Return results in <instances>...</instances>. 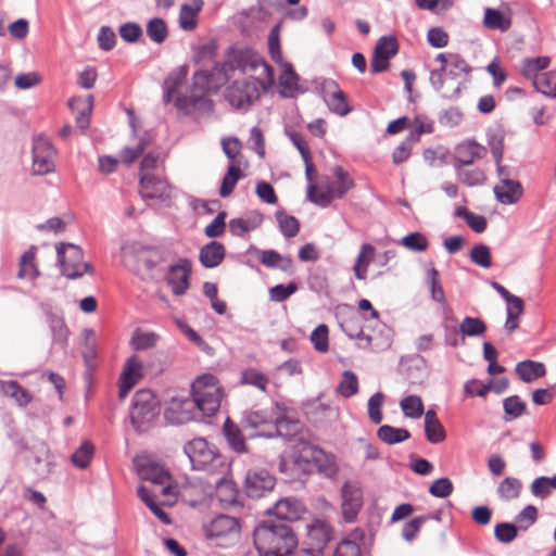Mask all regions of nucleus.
Here are the masks:
<instances>
[{
	"label": "nucleus",
	"instance_id": "57",
	"mask_svg": "<svg viewBox=\"0 0 556 556\" xmlns=\"http://www.w3.org/2000/svg\"><path fill=\"white\" fill-rule=\"evenodd\" d=\"M156 173H162L161 154L156 152H149L143 156L140 163L139 178L146 175H155Z\"/></svg>",
	"mask_w": 556,
	"mask_h": 556
},
{
	"label": "nucleus",
	"instance_id": "60",
	"mask_svg": "<svg viewBox=\"0 0 556 556\" xmlns=\"http://www.w3.org/2000/svg\"><path fill=\"white\" fill-rule=\"evenodd\" d=\"M268 381H269L268 378L263 372H261L254 368H249L247 370H243L241 374V380H240V382L242 384L253 386L263 392L266 391Z\"/></svg>",
	"mask_w": 556,
	"mask_h": 556
},
{
	"label": "nucleus",
	"instance_id": "6",
	"mask_svg": "<svg viewBox=\"0 0 556 556\" xmlns=\"http://www.w3.org/2000/svg\"><path fill=\"white\" fill-rule=\"evenodd\" d=\"M202 528L205 538L218 546H227L240 535L239 520L224 514L203 522Z\"/></svg>",
	"mask_w": 556,
	"mask_h": 556
},
{
	"label": "nucleus",
	"instance_id": "36",
	"mask_svg": "<svg viewBox=\"0 0 556 556\" xmlns=\"http://www.w3.org/2000/svg\"><path fill=\"white\" fill-rule=\"evenodd\" d=\"M223 432L231 450L237 453L248 452L245 440L241 433V430L230 420V418H227L224 422Z\"/></svg>",
	"mask_w": 556,
	"mask_h": 556
},
{
	"label": "nucleus",
	"instance_id": "23",
	"mask_svg": "<svg viewBox=\"0 0 556 556\" xmlns=\"http://www.w3.org/2000/svg\"><path fill=\"white\" fill-rule=\"evenodd\" d=\"M303 511V506L294 497H286L276 502L275 506L271 509H268V514H274L276 516L275 520L293 521L298 520Z\"/></svg>",
	"mask_w": 556,
	"mask_h": 556
},
{
	"label": "nucleus",
	"instance_id": "58",
	"mask_svg": "<svg viewBox=\"0 0 556 556\" xmlns=\"http://www.w3.org/2000/svg\"><path fill=\"white\" fill-rule=\"evenodd\" d=\"M166 23L159 17L152 18L147 24V35L155 43H162L167 38Z\"/></svg>",
	"mask_w": 556,
	"mask_h": 556
},
{
	"label": "nucleus",
	"instance_id": "35",
	"mask_svg": "<svg viewBox=\"0 0 556 556\" xmlns=\"http://www.w3.org/2000/svg\"><path fill=\"white\" fill-rule=\"evenodd\" d=\"M334 198L337 194L328 178L325 187L317 188L314 184L307 186V199L317 205L327 207Z\"/></svg>",
	"mask_w": 556,
	"mask_h": 556
},
{
	"label": "nucleus",
	"instance_id": "54",
	"mask_svg": "<svg viewBox=\"0 0 556 556\" xmlns=\"http://www.w3.org/2000/svg\"><path fill=\"white\" fill-rule=\"evenodd\" d=\"M337 391L345 399L355 395L358 392L357 376L351 370L343 371L342 380L338 384Z\"/></svg>",
	"mask_w": 556,
	"mask_h": 556
},
{
	"label": "nucleus",
	"instance_id": "61",
	"mask_svg": "<svg viewBox=\"0 0 556 556\" xmlns=\"http://www.w3.org/2000/svg\"><path fill=\"white\" fill-rule=\"evenodd\" d=\"M150 146V138L144 136L142 137L136 148L125 147L121 153L119 157L123 163L126 165H131Z\"/></svg>",
	"mask_w": 556,
	"mask_h": 556
},
{
	"label": "nucleus",
	"instance_id": "20",
	"mask_svg": "<svg viewBox=\"0 0 556 556\" xmlns=\"http://www.w3.org/2000/svg\"><path fill=\"white\" fill-rule=\"evenodd\" d=\"M139 184L141 195L144 199H163L168 195L169 185L162 173L141 176Z\"/></svg>",
	"mask_w": 556,
	"mask_h": 556
},
{
	"label": "nucleus",
	"instance_id": "28",
	"mask_svg": "<svg viewBox=\"0 0 556 556\" xmlns=\"http://www.w3.org/2000/svg\"><path fill=\"white\" fill-rule=\"evenodd\" d=\"M424 429L427 440L432 444L441 443L446 437L445 429L433 409L425 413Z\"/></svg>",
	"mask_w": 556,
	"mask_h": 556
},
{
	"label": "nucleus",
	"instance_id": "9",
	"mask_svg": "<svg viewBox=\"0 0 556 556\" xmlns=\"http://www.w3.org/2000/svg\"><path fill=\"white\" fill-rule=\"evenodd\" d=\"M56 150L53 144L42 135L34 138L33 142V173L46 175L54 172V159Z\"/></svg>",
	"mask_w": 556,
	"mask_h": 556
},
{
	"label": "nucleus",
	"instance_id": "27",
	"mask_svg": "<svg viewBox=\"0 0 556 556\" xmlns=\"http://www.w3.org/2000/svg\"><path fill=\"white\" fill-rule=\"evenodd\" d=\"M276 413L274 409L247 410L242 414L241 424L244 428L258 429L274 425Z\"/></svg>",
	"mask_w": 556,
	"mask_h": 556
},
{
	"label": "nucleus",
	"instance_id": "39",
	"mask_svg": "<svg viewBox=\"0 0 556 556\" xmlns=\"http://www.w3.org/2000/svg\"><path fill=\"white\" fill-rule=\"evenodd\" d=\"M515 370L523 382H531L536 378L543 377L546 372L542 363L530 359L518 363Z\"/></svg>",
	"mask_w": 556,
	"mask_h": 556
},
{
	"label": "nucleus",
	"instance_id": "8",
	"mask_svg": "<svg viewBox=\"0 0 556 556\" xmlns=\"http://www.w3.org/2000/svg\"><path fill=\"white\" fill-rule=\"evenodd\" d=\"M126 265L140 273L155 268L162 261V252L155 248L146 247L139 242H131L123 248Z\"/></svg>",
	"mask_w": 556,
	"mask_h": 556
},
{
	"label": "nucleus",
	"instance_id": "31",
	"mask_svg": "<svg viewBox=\"0 0 556 556\" xmlns=\"http://www.w3.org/2000/svg\"><path fill=\"white\" fill-rule=\"evenodd\" d=\"M73 111H77L76 124L81 130H86L90 124V114L93 106V96L88 94L85 98H74L68 102Z\"/></svg>",
	"mask_w": 556,
	"mask_h": 556
},
{
	"label": "nucleus",
	"instance_id": "51",
	"mask_svg": "<svg viewBox=\"0 0 556 556\" xmlns=\"http://www.w3.org/2000/svg\"><path fill=\"white\" fill-rule=\"evenodd\" d=\"M455 216L466 220L467 225L477 233H481L486 228V219L482 215L473 214L465 206H458L455 210Z\"/></svg>",
	"mask_w": 556,
	"mask_h": 556
},
{
	"label": "nucleus",
	"instance_id": "42",
	"mask_svg": "<svg viewBox=\"0 0 556 556\" xmlns=\"http://www.w3.org/2000/svg\"><path fill=\"white\" fill-rule=\"evenodd\" d=\"M484 26L489 29L506 31L511 25L509 17H506L500 10L488 8L484 11Z\"/></svg>",
	"mask_w": 556,
	"mask_h": 556
},
{
	"label": "nucleus",
	"instance_id": "44",
	"mask_svg": "<svg viewBox=\"0 0 556 556\" xmlns=\"http://www.w3.org/2000/svg\"><path fill=\"white\" fill-rule=\"evenodd\" d=\"M455 169L459 181L468 187L480 186L485 181L484 172L478 167L455 166Z\"/></svg>",
	"mask_w": 556,
	"mask_h": 556
},
{
	"label": "nucleus",
	"instance_id": "41",
	"mask_svg": "<svg viewBox=\"0 0 556 556\" xmlns=\"http://www.w3.org/2000/svg\"><path fill=\"white\" fill-rule=\"evenodd\" d=\"M48 325L52 334V342L61 346H65L67 343L68 329L65 325L63 317L50 313L48 315Z\"/></svg>",
	"mask_w": 556,
	"mask_h": 556
},
{
	"label": "nucleus",
	"instance_id": "7",
	"mask_svg": "<svg viewBox=\"0 0 556 556\" xmlns=\"http://www.w3.org/2000/svg\"><path fill=\"white\" fill-rule=\"evenodd\" d=\"M263 83L252 76L232 81L225 90V99L236 109L249 108L260 97Z\"/></svg>",
	"mask_w": 556,
	"mask_h": 556
},
{
	"label": "nucleus",
	"instance_id": "62",
	"mask_svg": "<svg viewBox=\"0 0 556 556\" xmlns=\"http://www.w3.org/2000/svg\"><path fill=\"white\" fill-rule=\"evenodd\" d=\"M92 455L93 445L86 441L72 455V462L76 467L85 469L89 466Z\"/></svg>",
	"mask_w": 556,
	"mask_h": 556
},
{
	"label": "nucleus",
	"instance_id": "63",
	"mask_svg": "<svg viewBox=\"0 0 556 556\" xmlns=\"http://www.w3.org/2000/svg\"><path fill=\"white\" fill-rule=\"evenodd\" d=\"M469 257L480 267L489 268L492 265L490 248L483 243L476 244L471 249Z\"/></svg>",
	"mask_w": 556,
	"mask_h": 556
},
{
	"label": "nucleus",
	"instance_id": "5",
	"mask_svg": "<svg viewBox=\"0 0 556 556\" xmlns=\"http://www.w3.org/2000/svg\"><path fill=\"white\" fill-rule=\"evenodd\" d=\"M61 273L68 279H78L85 274H91L92 267L83 261V250L73 243H59L55 247Z\"/></svg>",
	"mask_w": 556,
	"mask_h": 556
},
{
	"label": "nucleus",
	"instance_id": "29",
	"mask_svg": "<svg viewBox=\"0 0 556 556\" xmlns=\"http://www.w3.org/2000/svg\"><path fill=\"white\" fill-rule=\"evenodd\" d=\"M225 253V247L220 242L211 241L200 250L199 260L203 267L214 268L223 262Z\"/></svg>",
	"mask_w": 556,
	"mask_h": 556
},
{
	"label": "nucleus",
	"instance_id": "64",
	"mask_svg": "<svg viewBox=\"0 0 556 556\" xmlns=\"http://www.w3.org/2000/svg\"><path fill=\"white\" fill-rule=\"evenodd\" d=\"M383 402L384 394L382 392H376L368 400V417L375 425L382 422L383 416L381 413V407Z\"/></svg>",
	"mask_w": 556,
	"mask_h": 556
},
{
	"label": "nucleus",
	"instance_id": "12",
	"mask_svg": "<svg viewBox=\"0 0 556 556\" xmlns=\"http://www.w3.org/2000/svg\"><path fill=\"white\" fill-rule=\"evenodd\" d=\"M186 410L195 406L205 416L214 415L220 406L219 388H211V391H192V400L182 403Z\"/></svg>",
	"mask_w": 556,
	"mask_h": 556
},
{
	"label": "nucleus",
	"instance_id": "45",
	"mask_svg": "<svg viewBox=\"0 0 556 556\" xmlns=\"http://www.w3.org/2000/svg\"><path fill=\"white\" fill-rule=\"evenodd\" d=\"M526 402L518 395H511L503 401L504 420L506 422L513 421L521 417L526 413Z\"/></svg>",
	"mask_w": 556,
	"mask_h": 556
},
{
	"label": "nucleus",
	"instance_id": "4",
	"mask_svg": "<svg viewBox=\"0 0 556 556\" xmlns=\"http://www.w3.org/2000/svg\"><path fill=\"white\" fill-rule=\"evenodd\" d=\"M160 413L156 397L150 390H139L135 393L130 409V421L137 432H146Z\"/></svg>",
	"mask_w": 556,
	"mask_h": 556
},
{
	"label": "nucleus",
	"instance_id": "1",
	"mask_svg": "<svg viewBox=\"0 0 556 556\" xmlns=\"http://www.w3.org/2000/svg\"><path fill=\"white\" fill-rule=\"evenodd\" d=\"M228 79L227 64L215 62L211 68H200L192 76L189 93L177 96L176 108L185 114L212 113L214 103L207 94L217 92Z\"/></svg>",
	"mask_w": 556,
	"mask_h": 556
},
{
	"label": "nucleus",
	"instance_id": "38",
	"mask_svg": "<svg viewBox=\"0 0 556 556\" xmlns=\"http://www.w3.org/2000/svg\"><path fill=\"white\" fill-rule=\"evenodd\" d=\"M36 251L37 248L31 245L24 254L21 256L20 260V270L17 273V277L23 278H30L36 279L40 276V271L37 268V265L35 263L36 260Z\"/></svg>",
	"mask_w": 556,
	"mask_h": 556
},
{
	"label": "nucleus",
	"instance_id": "15",
	"mask_svg": "<svg viewBox=\"0 0 556 556\" xmlns=\"http://www.w3.org/2000/svg\"><path fill=\"white\" fill-rule=\"evenodd\" d=\"M301 430L302 424L298 419H293L288 416H276L274 425L270 426V430H261L256 435L267 439L281 437L288 441H292Z\"/></svg>",
	"mask_w": 556,
	"mask_h": 556
},
{
	"label": "nucleus",
	"instance_id": "46",
	"mask_svg": "<svg viewBox=\"0 0 556 556\" xmlns=\"http://www.w3.org/2000/svg\"><path fill=\"white\" fill-rule=\"evenodd\" d=\"M377 437L387 444H396L407 440L410 433L404 428L384 425L378 429Z\"/></svg>",
	"mask_w": 556,
	"mask_h": 556
},
{
	"label": "nucleus",
	"instance_id": "22",
	"mask_svg": "<svg viewBox=\"0 0 556 556\" xmlns=\"http://www.w3.org/2000/svg\"><path fill=\"white\" fill-rule=\"evenodd\" d=\"M471 71L468 63L458 54L450 53V61L444 72H431L430 80L434 83L441 80L443 75L445 79L464 80L465 76Z\"/></svg>",
	"mask_w": 556,
	"mask_h": 556
},
{
	"label": "nucleus",
	"instance_id": "25",
	"mask_svg": "<svg viewBox=\"0 0 556 556\" xmlns=\"http://www.w3.org/2000/svg\"><path fill=\"white\" fill-rule=\"evenodd\" d=\"M485 152V148L476 141L460 143L456 148L454 166H469L475 160L482 159Z\"/></svg>",
	"mask_w": 556,
	"mask_h": 556
},
{
	"label": "nucleus",
	"instance_id": "49",
	"mask_svg": "<svg viewBox=\"0 0 556 556\" xmlns=\"http://www.w3.org/2000/svg\"><path fill=\"white\" fill-rule=\"evenodd\" d=\"M417 141V127L410 129L406 139L395 148L392 154L393 163L401 164L405 162L412 154L415 142Z\"/></svg>",
	"mask_w": 556,
	"mask_h": 556
},
{
	"label": "nucleus",
	"instance_id": "24",
	"mask_svg": "<svg viewBox=\"0 0 556 556\" xmlns=\"http://www.w3.org/2000/svg\"><path fill=\"white\" fill-rule=\"evenodd\" d=\"M496 200L504 205L516 204L523 194V188L518 179L501 181L493 189Z\"/></svg>",
	"mask_w": 556,
	"mask_h": 556
},
{
	"label": "nucleus",
	"instance_id": "17",
	"mask_svg": "<svg viewBox=\"0 0 556 556\" xmlns=\"http://www.w3.org/2000/svg\"><path fill=\"white\" fill-rule=\"evenodd\" d=\"M215 480L216 496L219 503L225 507H242L240 492L233 481L225 478L226 473H216Z\"/></svg>",
	"mask_w": 556,
	"mask_h": 556
},
{
	"label": "nucleus",
	"instance_id": "3",
	"mask_svg": "<svg viewBox=\"0 0 556 556\" xmlns=\"http://www.w3.org/2000/svg\"><path fill=\"white\" fill-rule=\"evenodd\" d=\"M184 452L194 470H203L211 475H223L228 471L225 458L203 438H195L187 442Z\"/></svg>",
	"mask_w": 556,
	"mask_h": 556
},
{
	"label": "nucleus",
	"instance_id": "21",
	"mask_svg": "<svg viewBox=\"0 0 556 556\" xmlns=\"http://www.w3.org/2000/svg\"><path fill=\"white\" fill-rule=\"evenodd\" d=\"M425 288L430 293L432 301L440 304L443 308L446 307V298L442 285V279L439 270L432 264L425 266V275L422 278Z\"/></svg>",
	"mask_w": 556,
	"mask_h": 556
},
{
	"label": "nucleus",
	"instance_id": "37",
	"mask_svg": "<svg viewBox=\"0 0 556 556\" xmlns=\"http://www.w3.org/2000/svg\"><path fill=\"white\" fill-rule=\"evenodd\" d=\"M338 416V408L326 403H318L308 412L309 420L321 426L336 420Z\"/></svg>",
	"mask_w": 556,
	"mask_h": 556
},
{
	"label": "nucleus",
	"instance_id": "56",
	"mask_svg": "<svg viewBox=\"0 0 556 556\" xmlns=\"http://www.w3.org/2000/svg\"><path fill=\"white\" fill-rule=\"evenodd\" d=\"M397 50L396 39L391 36H383L379 38L375 47L374 54L389 61L397 53Z\"/></svg>",
	"mask_w": 556,
	"mask_h": 556
},
{
	"label": "nucleus",
	"instance_id": "34",
	"mask_svg": "<svg viewBox=\"0 0 556 556\" xmlns=\"http://www.w3.org/2000/svg\"><path fill=\"white\" fill-rule=\"evenodd\" d=\"M0 390L4 395L13 399L17 405L26 406L33 401V395L24 389L17 381L0 380Z\"/></svg>",
	"mask_w": 556,
	"mask_h": 556
},
{
	"label": "nucleus",
	"instance_id": "53",
	"mask_svg": "<svg viewBox=\"0 0 556 556\" xmlns=\"http://www.w3.org/2000/svg\"><path fill=\"white\" fill-rule=\"evenodd\" d=\"M333 175L336 176L337 181L330 184L333 187L337 198L341 199L353 188L354 184L349 174L341 166H336L333 168Z\"/></svg>",
	"mask_w": 556,
	"mask_h": 556
},
{
	"label": "nucleus",
	"instance_id": "30",
	"mask_svg": "<svg viewBox=\"0 0 556 556\" xmlns=\"http://www.w3.org/2000/svg\"><path fill=\"white\" fill-rule=\"evenodd\" d=\"M549 56L525 58L520 62L519 71L525 78L531 79L532 85H534L535 79L541 76L542 71L549 66Z\"/></svg>",
	"mask_w": 556,
	"mask_h": 556
},
{
	"label": "nucleus",
	"instance_id": "43",
	"mask_svg": "<svg viewBox=\"0 0 556 556\" xmlns=\"http://www.w3.org/2000/svg\"><path fill=\"white\" fill-rule=\"evenodd\" d=\"M241 177H242V172H241L240 167L235 162H231L228 165L227 173L222 180V185L219 188L220 197L222 198L229 197L232 193V191L235 190L236 185Z\"/></svg>",
	"mask_w": 556,
	"mask_h": 556
},
{
	"label": "nucleus",
	"instance_id": "47",
	"mask_svg": "<svg viewBox=\"0 0 556 556\" xmlns=\"http://www.w3.org/2000/svg\"><path fill=\"white\" fill-rule=\"evenodd\" d=\"M522 483L514 477L505 478L497 486V494L502 501L508 502L520 495Z\"/></svg>",
	"mask_w": 556,
	"mask_h": 556
},
{
	"label": "nucleus",
	"instance_id": "52",
	"mask_svg": "<svg viewBox=\"0 0 556 556\" xmlns=\"http://www.w3.org/2000/svg\"><path fill=\"white\" fill-rule=\"evenodd\" d=\"M486 331L485 323L478 317H465L459 325V332L464 337H479Z\"/></svg>",
	"mask_w": 556,
	"mask_h": 556
},
{
	"label": "nucleus",
	"instance_id": "55",
	"mask_svg": "<svg viewBox=\"0 0 556 556\" xmlns=\"http://www.w3.org/2000/svg\"><path fill=\"white\" fill-rule=\"evenodd\" d=\"M262 223V216L256 215L253 219L232 218L229 222V229L233 236L242 237L244 233L257 228Z\"/></svg>",
	"mask_w": 556,
	"mask_h": 556
},
{
	"label": "nucleus",
	"instance_id": "10",
	"mask_svg": "<svg viewBox=\"0 0 556 556\" xmlns=\"http://www.w3.org/2000/svg\"><path fill=\"white\" fill-rule=\"evenodd\" d=\"M276 485V478L266 469L249 470L244 479V489L249 497L260 498L271 492Z\"/></svg>",
	"mask_w": 556,
	"mask_h": 556
},
{
	"label": "nucleus",
	"instance_id": "59",
	"mask_svg": "<svg viewBox=\"0 0 556 556\" xmlns=\"http://www.w3.org/2000/svg\"><path fill=\"white\" fill-rule=\"evenodd\" d=\"M448 151L443 146L425 149L422 152L424 161L431 167H441L446 163Z\"/></svg>",
	"mask_w": 556,
	"mask_h": 556
},
{
	"label": "nucleus",
	"instance_id": "48",
	"mask_svg": "<svg viewBox=\"0 0 556 556\" xmlns=\"http://www.w3.org/2000/svg\"><path fill=\"white\" fill-rule=\"evenodd\" d=\"M533 87L535 90L547 98H556V71L542 73L535 79Z\"/></svg>",
	"mask_w": 556,
	"mask_h": 556
},
{
	"label": "nucleus",
	"instance_id": "13",
	"mask_svg": "<svg viewBox=\"0 0 556 556\" xmlns=\"http://www.w3.org/2000/svg\"><path fill=\"white\" fill-rule=\"evenodd\" d=\"M191 263L187 258H180L176 264L170 265L166 277L167 285L175 295H182L188 290Z\"/></svg>",
	"mask_w": 556,
	"mask_h": 556
},
{
	"label": "nucleus",
	"instance_id": "33",
	"mask_svg": "<svg viewBox=\"0 0 556 556\" xmlns=\"http://www.w3.org/2000/svg\"><path fill=\"white\" fill-rule=\"evenodd\" d=\"M188 74V67L186 65L178 67L173 71L164 80V102L170 103L173 97L177 93L178 89L184 85Z\"/></svg>",
	"mask_w": 556,
	"mask_h": 556
},
{
	"label": "nucleus",
	"instance_id": "18",
	"mask_svg": "<svg viewBox=\"0 0 556 556\" xmlns=\"http://www.w3.org/2000/svg\"><path fill=\"white\" fill-rule=\"evenodd\" d=\"M307 450L311 451L312 460L319 473L330 479L338 475V466L333 454L327 453L318 446L304 443L303 451Z\"/></svg>",
	"mask_w": 556,
	"mask_h": 556
},
{
	"label": "nucleus",
	"instance_id": "14",
	"mask_svg": "<svg viewBox=\"0 0 556 556\" xmlns=\"http://www.w3.org/2000/svg\"><path fill=\"white\" fill-rule=\"evenodd\" d=\"M324 100L328 109L339 116H345L352 111L346 94L340 89L337 81L332 79L324 83Z\"/></svg>",
	"mask_w": 556,
	"mask_h": 556
},
{
	"label": "nucleus",
	"instance_id": "2",
	"mask_svg": "<svg viewBox=\"0 0 556 556\" xmlns=\"http://www.w3.org/2000/svg\"><path fill=\"white\" fill-rule=\"evenodd\" d=\"M254 546L260 556H290L298 546L292 528L281 520H264L253 532Z\"/></svg>",
	"mask_w": 556,
	"mask_h": 556
},
{
	"label": "nucleus",
	"instance_id": "26",
	"mask_svg": "<svg viewBox=\"0 0 556 556\" xmlns=\"http://www.w3.org/2000/svg\"><path fill=\"white\" fill-rule=\"evenodd\" d=\"M203 0H189L182 3L179 11V27L185 31H192L198 25V15L203 8Z\"/></svg>",
	"mask_w": 556,
	"mask_h": 556
},
{
	"label": "nucleus",
	"instance_id": "40",
	"mask_svg": "<svg viewBox=\"0 0 556 556\" xmlns=\"http://www.w3.org/2000/svg\"><path fill=\"white\" fill-rule=\"evenodd\" d=\"M375 256V248L369 243H364L361 247L356 262L353 266L354 275L359 280H365L367 277V267Z\"/></svg>",
	"mask_w": 556,
	"mask_h": 556
},
{
	"label": "nucleus",
	"instance_id": "11",
	"mask_svg": "<svg viewBox=\"0 0 556 556\" xmlns=\"http://www.w3.org/2000/svg\"><path fill=\"white\" fill-rule=\"evenodd\" d=\"M342 515L346 522H354L363 506L362 489L356 481H346L341 489Z\"/></svg>",
	"mask_w": 556,
	"mask_h": 556
},
{
	"label": "nucleus",
	"instance_id": "19",
	"mask_svg": "<svg viewBox=\"0 0 556 556\" xmlns=\"http://www.w3.org/2000/svg\"><path fill=\"white\" fill-rule=\"evenodd\" d=\"M223 64H227V73L230 70H239L242 73H247L249 71H255L261 67L268 77L269 81H273L274 79L273 67L262 59L250 58L248 53L239 52L232 58V60L229 62H224Z\"/></svg>",
	"mask_w": 556,
	"mask_h": 556
},
{
	"label": "nucleus",
	"instance_id": "32",
	"mask_svg": "<svg viewBox=\"0 0 556 556\" xmlns=\"http://www.w3.org/2000/svg\"><path fill=\"white\" fill-rule=\"evenodd\" d=\"M138 473L143 480H149L155 484H164L169 478L168 473L148 458L137 462Z\"/></svg>",
	"mask_w": 556,
	"mask_h": 556
},
{
	"label": "nucleus",
	"instance_id": "16",
	"mask_svg": "<svg viewBox=\"0 0 556 556\" xmlns=\"http://www.w3.org/2000/svg\"><path fill=\"white\" fill-rule=\"evenodd\" d=\"M142 371L143 365L137 355H132L126 361L119 378L118 395L121 399H125L128 395L130 390L142 377Z\"/></svg>",
	"mask_w": 556,
	"mask_h": 556
},
{
	"label": "nucleus",
	"instance_id": "50",
	"mask_svg": "<svg viewBox=\"0 0 556 556\" xmlns=\"http://www.w3.org/2000/svg\"><path fill=\"white\" fill-rule=\"evenodd\" d=\"M279 229L286 238H293L300 231L299 220L291 215L286 214L283 211H278L275 214Z\"/></svg>",
	"mask_w": 556,
	"mask_h": 556
}]
</instances>
